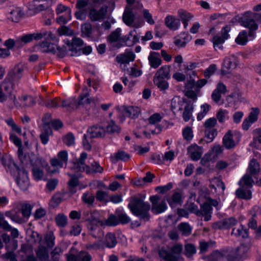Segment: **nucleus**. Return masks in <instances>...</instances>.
I'll return each mask as SVG.
<instances>
[{"label": "nucleus", "mask_w": 261, "mask_h": 261, "mask_svg": "<svg viewBox=\"0 0 261 261\" xmlns=\"http://www.w3.org/2000/svg\"><path fill=\"white\" fill-rule=\"evenodd\" d=\"M55 221L58 227H65L68 223V218L62 213L58 214L55 217Z\"/></svg>", "instance_id": "nucleus-48"}, {"label": "nucleus", "mask_w": 261, "mask_h": 261, "mask_svg": "<svg viewBox=\"0 0 261 261\" xmlns=\"http://www.w3.org/2000/svg\"><path fill=\"white\" fill-rule=\"evenodd\" d=\"M236 194L238 197L241 199H249L251 198V191L249 190H244L242 187L236 190Z\"/></svg>", "instance_id": "nucleus-49"}, {"label": "nucleus", "mask_w": 261, "mask_h": 261, "mask_svg": "<svg viewBox=\"0 0 261 261\" xmlns=\"http://www.w3.org/2000/svg\"><path fill=\"white\" fill-rule=\"evenodd\" d=\"M135 16L132 11L126 9L123 15V20L128 26H130L134 21Z\"/></svg>", "instance_id": "nucleus-44"}, {"label": "nucleus", "mask_w": 261, "mask_h": 261, "mask_svg": "<svg viewBox=\"0 0 261 261\" xmlns=\"http://www.w3.org/2000/svg\"><path fill=\"white\" fill-rule=\"evenodd\" d=\"M238 62L237 57L234 55L226 57L223 62L221 73L223 75L228 74L237 67Z\"/></svg>", "instance_id": "nucleus-7"}, {"label": "nucleus", "mask_w": 261, "mask_h": 261, "mask_svg": "<svg viewBox=\"0 0 261 261\" xmlns=\"http://www.w3.org/2000/svg\"><path fill=\"white\" fill-rule=\"evenodd\" d=\"M124 111L126 116L132 119L138 118L140 113V109L137 107H124Z\"/></svg>", "instance_id": "nucleus-38"}, {"label": "nucleus", "mask_w": 261, "mask_h": 261, "mask_svg": "<svg viewBox=\"0 0 261 261\" xmlns=\"http://www.w3.org/2000/svg\"><path fill=\"white\" fill-rule=\"evenodd\" d=\"M32 237L34 238V243H38L40 245L36 251L38 258L41 261H48L49 258L48 251L45 247L42 246L43 241L41 240V236L37 232H33Z\"/></svg>", "instance_id": "nucleus-6"}, {"label": "nucleus", "mask_w": 261, "mask_h": 261, "mask_svg": "<svg viewBox=\"0 0 261 261\" xmlns=\"http://www.w3.org/2000/svg\"><path fill=\"white\" fill-rule=\"evenodd\" d=\"M117 218L119 223L125 224L128 223L130 221V218L123 211L120 212L119 214H117Z\"/></svg>", "instance_id": "nucleus-63"}, {"label": "nucleus", "mask_w": 261, "mask_h": 261, "mask_svg": "<svg viewBox=\"0 0 261 261\" xmlns=\"http://www.w3.org/2000/svg\"><path fill=\"white\" fill-rule=\"evenodd\" d=\"M98 224H89L88 228L90 230V233L93 237L95 238H100L103 235V232L100 227H98Z\"/></svg>", "instance_id": "nucleus-40"}, {"label": "nucleus", "mask_w": 261, "mask_h": 261, "mask_svg": "<svg viewBox=\"0 0 261 261\" xmlns=\"http://www.w3.org/2000/svg\"><path fill=\"white\" fill-rule=\"evenodd\" d=\"M135 55L133 51L126 52L116 57V60L121 64H127L133 61L135 59Z\"/></svg>", "instance_id": "nucleus-31"}, {"label": "nucleus", "mask_w": 261, "mask_h": 261, "mask_svg": "<svg viewBox=\"0 0 261 261\" xmlns=\"http://www.w3.org/2000/svg\"><path fill=\"white\" fill-rule=\"evenodd\" d=\"M85 248L88 250H96L97 249H103V246L101 241L95 242L93 244H88L85 245Z\"/></svg>", "instance_id": "nucleus-60"}, {"label": "nucleus", "mask_w": 261, "mask_h": 261, "mask_svg": "<svg viewBox=\"0 0 261 261\" xmlns=\"http://www.w3.org/2000/svg\"><path fill=\"white\" fill-rule=\"evenodd\" d=\"M242 24L244 27L249 28V31L248 33L246 31L240 32L235 41L239 45H245L249 40H252L256 37L255 31L258 29V25L254 20L245 18L242 20Z\"/></svg>", "instance_id": "nucleus-2"}, {"label": "nucleus", "mask_w": 261, "mask_h": 261, "mask_svg": "<svg viewBox=\"0 0 261 261\" xmlns=\"http://www.w3.org/2000/svg\"><path fill=\"white\" fill-rule=\"evenodd\" d=\"M120 128L115 123V122L111 120L106 127V132L108 133H115L120 132Z\"/></svg>", "instance_id": "nucleus-56"}, {"label": "nucleus", "mask_w": 261, "mask_h": 261, "mask_svg": "<svg viewBox=\"0 0 261 261\" xmlns=\"http://www.w3.org/2000/svg\"><path fill=\"white\" fill-rule=\"evenodd\" d=\"M182 250V245L177 244L171 249L162 248L159 250V254L165 261H184L183 258L179 256Z\"/></svg>", "instance_id": "nucleus-3"}, {"label": "nucleus", "mask_w": 261, "mask_h": 261, "mask_svg": "<svg viewBox=\"0 0 261 261\" xmlns=\"http://www.w3.org/2000/svg\"><path fill=\"white\" fill-rule=\"evenodd\" d=\"M210 105L207 103H204L200 107V111L197 115V120H202L207 114L210 110Z\"/></svg>", "instance_id": "nucleus-57"}, {"label": "nucleus", "mask_w": 261, "mask_h": 261, "mask_svg": "<svg viewBox=\"0 0 261 261\" xmlns=\"http://www.w3.org/2000/svg\"><path fill=\"white\" fill-rule=\"evenodd\" d=\"M47 7L45 3L41 4L38 1H35L30 5V10H33L35 13L39 12L45 9Z\"/></svg>", "instance_id": "nucleus-47"}, {"label": "nucleus", "mask_w": 261, "mask_h": 261, "mask_svg": "<svg viewBox=\"0 0 261 261\" xmlns=\"http://www.w3.org/2000/svg\"><path fill=\"white\" fill-rule=\"evenodd\" d=\"M150 66L154 69L157 68L162 63L159 53L151 51L148 57Z\"/></svg>", "instance_id": "nucleus-30"}, {"label": "nucleus", "mask_w": 261, "mask_h": 261, "mask_svg": "<svg viewBox=\"0 0 261 261\" xmlns=\"http://www.w3.org/2000/svg\"><path fill=\"white\" fill-rule=\"evenodd\" d=\"M103 248L105 247L113 248L116 246L117 244V241L116 235L114 233L109 232L105 236V239L102 241Z\"/></svg>", "instance_id": "nucleus-26"}, {"label": "nucleus", "mask_w": 261, "mask_h": 261, "mask_svg": "<svg viewBox=\"0 0 261 261\" xmlns=\"http://www.w3.org/2000/svg\"><path fill=\"white\" fill-rule=\"evenodd\" d=\"M178 16L179 20L181 21L184 27L187 29L189 25L188 22L193 18V15L185 10L180 9L178 11Z\"/></svg>", "instance_id": "nucleus-32"}, {"label": "nucleus", "mask_w": 261, "mask_h": 261, "mask_svg": "<svg viewBox=\"0 0 261 261\" xmlns=\"http://www.w3.org/2000/svg\"><path fill=\"white\" fill-rule=\"evenodd\" d=\"M164 116V114L163 113H154L148 118V122L150 124H156L161 121Z\"/></svg>", "instance_id": "nucleus-54"}, {"label": "nucleus", "mask_w": 261, "mask_h": 261, "mask_svg": "<svg viewBox=\"0 0 261 261\" xmlns=\"http://www.w3.org/2000/svg\"><path fill=\"white\" fill-rule=\"evenodd\" d=\"M225 41V40L223 38L222 36H220L218 35L214 36L212 39L213 45L215 49L218 48L219 49H222V44L224 43Z\"/></svg>", "instance_id": "nucleus-53"}, {"label": "nucleus", "mask_w": 261, "mask_h": 261, "mask_svg": "<svg viewBox=\"0 0 261 261\" xmlns=\"http://www.w3.org/2000/svg\"><path fill=\"white\" fill-rule=\"evenodd\" d=\"M24 66L22 64L16 65L9 71L6 76V81L14 82L18 81L21 78Z\"/></svg>", "instance_id": "nucleus-11"}, {"label": "nucleus", "mask_w": 261, "mask_h": 261, "mask_svg": "<svg viewBox=\"0 0 261 261\" xmlns=\"http://www.w3.org/2000/svg\"><path fill=\"white\" fill-rule=\"evenodd\" d=\"M5 122L8 125L11 127V128L13 130H14L19 134H21V128L15 123V122L12 118H8L5 120Z\"/></svg>", "instance_id": "nucleus-61"}, {"label": "nucleus", "mask_w": 261, "mask_h": 261, "mask_svg": "<svg viewBox=\"0 0 261 261\" xmlns=\"http://www.w3.org/2000/svg\"><path fill=\"white\" fill-rule=\"evenodd\" d=\"M250 145L257 149L261 150V128H256L253 132V141Z\"/></svg>", "instance_id": "nucleus-33"}, {"label": "nucleus", "mask_w": 261, "mask_h": 261, "mask_svg": "<svg viewBox=\"0 0 261 261\" xmlns=\"http://www.w3.org/2000/svg\"><path fill=\"white\" fill-rule=\"evenodd\" d=\"M236 133L231 130H228L222 139L223 146L227 149L234 148L237 142L234 140Z\"/></svg>", "instance_id": "nucleus-16"}, {"label": "nucleus", "mask_w": 261, "mask_h": 261, "mask_svg": "<svg viewBox=\"0 0 261 261\" xmlns=\"http://www.w3.org/2000/svg\"><path fill=\"white\" fill-rule=\"evenodd\" d=\"M13 83L14 82H9L6 81V78L2 83L1 88H3L4 92L7 94V96L9 98V105L12 100L15 99V94L13 92Z\"/></svg>", "instance_id": "nucleus-19"}, {"label": "nucleus", "mask_w": 261, "mask_h": 261, "mask_svg": "<svg viewBox=\"0 0 261 261\" xmlns=\"http://www.w3.org/2000/svg\"><path fill=\"white\" fill-rule=\"evenodd\" d=\"M109 195L107 192L98 190L96 193V198L98 201L106 202L108 200Z\"/></svg>", "instance_id": "nucleus-64"}, {"label": "nucleus", "mask_w": 261, "mask_h": 261, "mask_svg": "<svg viewBox=\"0 0 261 261\" xmlns=\"http://www.w3.org/2000/svg\"><path fill=\"white\" fill-rule=\"evenodd\" d=\"M34 39L36 40L45 38L49 40H55L56 37L51 32H48L45 30H41L39 32L33 34Z\"/></svg>", "instance_id": "nucleus-29"}, {"label": "nucleus", "mask_w": 261, "mask_h": 261, "mask_svg": "<svg viewBox=\"0 0 261 261\" xmlns=\"http://www.w3.org/2000/svg\"><path fill=\"white\" fill-rule=\"evenodd\" d=\"M107 12V8L101 7L99 10L95 9H91L89 14L90 20L93 21H99L104 19Z\"/></svg>", "instance_id": "nucleus-17"}, {"label": "nucleus", "mask_w": 261, "mask_h": 261, "mask_svg": "<svg viewBox=\"0 0 261 261\" xmlns=\"http://www.w3.org/2000/svg\"><path fill=\"white\" fill-rule=\"evenodd\" d=\"M188 151L191 159L193 161L199 160L203 153V148L196 144H193L188 148Z\"/></svg>", "instance_id": "nucleus-20"}, {"label": "nucleus", "mask_w": 261, "mask_h": 261, "mask_svg": "<svg viewBox=\"0 0 261 261\" xmlns=\"http://www.w3.org/2000/svg\"><path fill=\"white\" fill-rule=\"evenodd\" d=\"M17 175L16 181L19 188L23 191L27 190L30 185L28 173L23 169L17 168Z\"/></svg>", "instance_id": "nucleus-9"}, {"label": "nucleus", "mask_w": 261, "mask_h": 261, "mask_svg": "<svg viewBox=\"0 0 261 261\" xmlns=\"http://www.w3.org/2000/svg\"><path fill=\"white\" fill-rule=\"evenodd\" d=\"M65 256L67 261H82V252L73 247L70 249Z\"/></svg>", "instance_id": "nucleus-34"}, {"label": "nucleus", "mask_w": 261, "mask_h": 261, "mask_svg": "<svg viewBox=\"0 0 261 261\" xmlns=\"http://www.w3.org/2000/svg\"><path fill=\"white\" fill-rule=\"evenodd\" d=\"M62 100L58 98H55L54 99H48L45 101L44 105L47 108L49 109L57 108L59 107H62Z\"/></svg>", "instance_id": "nucleus-51"}, {"label": "nucleus", "mask_w": 261, "mask_h": 261, "mask_svg": "<svg viewBox=\"0 0 261 261\" xmlns=\"http://www.w3.org/2000/svg\"><path fill=\"white\" fill-rule=\"evenodd\" d=\"M170 67L169 66L165 65L162 66L158 69L153 77H157L160 79H169L170 78Z\"/></svg>", "instance_id": "nucleus-35"}, {"label": "nucleus", "mask_w": 261, "mask_h": 261, "mask_svg": "<svg viewBox=\"0 0 261 261\" xmlns=\"http://www.w3.org/2000/svg\"><path fill=\"white\" fill-rule=\"evenodd\" d=\"M33 206L30 203H24L21 206V213L25 218H29L31 214Z\"/></svg>", "instance_id": "nucleus-59"}, {"label": "nucleus", "mask_w": 261, "mask_h": 261, "mask_svg": "<svg viewBox=\"0 0 261 261\" xmlns=\"http://www.w3.org/2000/svg\"><path fill=\"white\" fill-rule=\"evenodd\" d=\"M57 32L60 36H72L73 35V31L66 26L60 27L58 29Z\"/></svg>", "instance_id": "nucleus-58"}, {"label": "nucleus", "mask_w": 261, "mask_h": 261, "mask_svg": "<svg viewBox=\"0 0 261 261\" xmlns=\"http://www.w3.org/2000/svg\"><path fill=\"white\" fill-rule=\"evenodd\" d=\"M105 128L99 125H94L89 127L87 130V136L90 138H102L105 136Z\"/></svg>", "instance_id": "nucleus-14"}, {"label": "nucleus", "mask_w": 261, "mask_h": 261, "mask_svg": "<svg viewBox=\"0 0 261 261\" xmlns=\"http://www.w3.org/2000/svg\"><path fill=\"white\" fill-rule=\"evenodd\" d=\"M181 195L179 192H175L171 197L167 198L166 200L169 205L173 208L181 203Z\"/></svg>", "instance_id": "nucleus-39"}, {"label": "nucleus", "mask_w": 261, "mask_h": 261, "mask_svg": "<svg viewBox=\"0 0 261 261\" xmlns=\"http://www.w3.org/2000/svg\"><path fill=\"white\" fill-rule=\"evenodd\" d=\"M189 102L183 98L178 96L174 97L171 102L172 111L174 113L181 111Z\"/></svg>", "instance_id": "nucleus-18"}, {"label": "nucleus", "mask_w": 261, "mask_h": 261, "mask_svg": "<svg viewBox=\"0 0 261 261\" xmlns=\"http://www.w3.org/2000/svg\"><path fill=\"white\" fill-rule=\"evenodd\" d=\"M259 113L260 111L258 108H252L248 117L243 122V129L244 130L248 129L251 125L257 120Z\"/></svg>", "instance_id": "nucleus-13"}, {"label": "nucleus", "mask_w": 261, "mask_h": 261, "mask_svg": "<svg viewBox=\"0 0 261 261\" xmlns=\"http://www.w3.org/2000/svg\"><path fill=\"white\" fill-rule=\"evenodd\" d=\"M37 165L39 167L35 166L33 169V173L34 177L37 180L42 179L44 176V172L42 168L46 167L47 166V163L46 161L41 158H38L36 160Z\"/></svg>", "instance_id": "nucleus-15"}, {"label": "nucleus", "mask_w": 261, "mask_h": 261, "mask_svg": "<svg viewBox=\"0 0 261 261\" xmlns=\"http://www.w3.org/2000/svg\"><path fill=\"white\" fill-rule=\"evenodd\" d=\"M62 108H65L68 111L77 109L82 102V94L80 92L77 96L72 97L68 99L61 101Z\"/></svg>", "instance_id": "nucleus-10"}, {"label": "nucleus", "mask_w": 261, "mask_h": 261, "mask_svg": "<svg viewBox=\"0 0 261 261\" xmlns=\"http://www.w3.org/2000/svg\"><path fill=\"white\" fill-rule=\"evenodd\" d=\"M226 92L227 88L225 85L222 83H219L212 94V98L215 102L218 103L221 99L222 94H225Z\"/></svg>", "instance_id": "nucleus-21"}, {"label": "nucleus", "mask_w": 261, "mask_h": 261, "mask_svg": "<svg viewBox=\"0 0 261 261\" xmlns=\"http://www.w3.org/2000/svg\"><path fill=\"white\" fill-rule=\"evenodd\" d=\"M39 49L42 52H51L55 51V44L43 41L39 44Z\"/></svg>", "instance_id": "nucleus-46"}, {"label": "nucleus", "mask_w": 261, "mask_h": 261, "mask_svg": "<svg viewBox=\"0 0 261 261\" xmlns=\"http://www.w3.org/2000/svg\"><path fill=\"white\" fill-rule=\"evenodd\" d=\"M191 39V36L187 32L181 33L179 35L174 38V43L178 47L185 46L188 42Z\"/></svg>", "instance_id": "nucleus-25"}, {"label": "nucleus", "mask_w": 261, "mask_h": 261, "mask_svg": "<svg viewBox=\"0 0 261 261\" xmlns=\"http://www.w3.org/2000/svg\"><path fill=\"white\" fill-rule=\"evenodd\" d=\"M64 42L67 44L70 56H79L81 55L82 41L80 38L74 37L71 43H70V41L68 39L64 40Z\"/></svg>", "instance_id": "nucleus-8"}, {"label": "nucleus", "mask_w": 261, "mask_h": 261, "mask_svg": "<svg viewBox=\"0 0 261 261\" xmlns=\"http://www.w3.org/2000/svg\"><path fill=\"white\" fill-rule=\"evenodd\" d=\"M177 228L182 235L188 236L191 234L192 227L188 223L182 222L178 224Z\"/></svg>", "instance_id": "nucleus-43"}, {"label": "nucleus", "mask_w": 261, "mask_h": 261, "mask_svg": "<svg viewBox=\"0 0 261 261\" xmlns=\"http://www.w3.org/2000/svg\"><path fill=\"white\" fill-rule=\"evenodd\" d=\"M193 109V105L190 102L183 109L182 117L185 121L187 122L192 118Z\"/></svg>", "instance_id": "nucleus-41"}, {"label": "nucleus", "mask_w": 261, "mask_h": 261, "mask_svg": "<svg viewBox=\"0 0 261 261\" xmlns=\"http://www.w3.org/2000/svg\"><path fill=\"white\" fill-rule=\"evenodd\" d=\"M87 154L83 152V161L87 159ZM92 169L88 165H85L83 162V171L86 172L88 174L93 172L101 173L103 171V168L99 165V164L94 162V164L92 165Z\"/></svg>", "instance_id": "nucleus-23"}, {"label": "nucleus", "mask_w": 261, "mask_h": 261, "mask_svg": "<svg viewBox=\"0 0 261 261\" xmlns=\"http://www.w3.org/2000/svg\"><path fill=\"white\" fill-rule=\"evenodd\" d=\"M166 27L172 31L178 30L180 26V20L173 15H168L165 19Z\"/></svg>", "instance_id": "nucleus-24"}, {"label": "nucleus", "mask_w": 261, "mask_h": 261, "mask_svg": "<svg viewBox=\"0 0 261 261\" xmlns=\"http://www.w3.org/2000/svg\"><path fill=\"white\" fill-rule=\"evenodd\" d=\"M252 176L248 173L243 176L239 181V185L242 188L249 189L252 187L254 180Z\"/></svg>", "instance_id": "nucleus-36"}, {"label": "nucleus", "mask_w": 261, "mask_h": 261, "mask_svg": "<svg viewBox=\"0 0 261 261\" xmlns=\"http://www.w3.org/2000/svg\"><path fill=\"white\" fill-rule=\"evenodd\" d=\"M260 171V166L258 162L255 159H252L248 165L247 173L254 178H256Z\"/></svg>", "instance_id": "nucleus-28"}, {"label": "nucleus", "mask_w": 261, "mask_h": 261, "mask_svg": "<svg viewBox=\"0 0 261 261\" xmlns=\"http://www.w3.org/2000/svg\"><path fill=\"white\" fill-rule=\"evenodd\" d=\"M90 217L88 218V220L90 222V224H98L101 226L102 220L100 216L98 211H95L90 213Z\"/></svg>", "instance_id": "nucleus-45"}, {"label": "nucleus", "mask_w": 261, "mask_h": 261, "mask_svg": "<svg viewBox=\"0 0 261 261\" xmlns=\"http://www.w3.org/2000/svg\"><path fill=\"white\" fill-rule=\"evenodd\" d=\"M153 83L160 90L163 92H165L169 87L168 82L165 80V79L153 77Z\"/></svg>", "instance_id": "nucleus-42"}, {"label": "nucleus", "mask_w": 261, "mask_h": 261, "mask_svg": "<svg viewBox=\"0 0 261 261\" xmlns=\"http://www.w3.org/2000/svg\"><path fill=\"white\" fill-rule=\"evenodd\" d=\"M121 30L120 28H117L114 31L112 32L108 37V42L109 43L113 46H116L117 48H120L121 45L119 44L118 42L120 40L121 35Z\"/></svg>", "instance_id": "nucleus-27"}, {"label": "nucleus", "mask_w": 261, "mask_h": 261, "mask_svg": "<svg viewBox=\"0 0 261 261\" xmlns=\"http://www.w3.org/2000/svg\"><path fill=\"white\" fill-rule=\"evenodd\" d=\"M150 200L152 203V212L155 214L162 213L166 211L167 208L165 200L159 202L158 196H152L150 197Z\"/></svg>", "instance_id": "nucleus-12"}, {"label": "nucleus", "mask_w": 261, "mask_h": 261, "mask_svg": "<svg viewBox=\"0 0 261 261\" xmlns=\"http://www.w3.org/2000/svg\"><path fill=\"white\" fill-rule=\"evenodd\" d=\"M223 257V254L217 250L214 251L211 255L204 258L207 261H220Z\"/></svg>", "instance_id": "nucleus-52"}, {"label": "nucleus", "mask_w": 261, "mask_h": 261, "mask_svg": "<svg viewBox=\"0 0 261 261\" xmlns=\"http://www.w3.org/2000/svg\"><path fill=\"white\" fill-rule=\"evenodd\" d=\"M23 15L22 9L18 7H12L8 14V18L13 22H18Z\"/></svg>", "instance_id": "nucleus-22"}, {"label": "nucleus", "mask_w": 261, "mask_h": 261, "mask_svg": "<svg viewBox=\"0 0 261 261\" xmlns=\"http://www.w3.org/2000/svg\"><path fill=\"white\" fill-rule=\"evenodd\" d=\"M81 158L82 153L80 154L79 160L73 162V165L72 167V169L76 173V174L71 176V179L68 182L69 189L72 194L76 192L77 187L79 186L78 178L81 176Z\"/></svg>", "instance_id": "nucleus-4"}, {"label": "nucleus", "mask_w": 261, "mask_h": 261, "mask_svg": "<svg viewBox=\"0 0 261 261\" xmlns=\"http://www.w3.org/2000/svg\"><path fill=\"white\" fill-rule=\"evenodd\" d=\"M118 224L119 221L118 218L114 215H111L107 220L102 221L101 226H114L117 225Z\"/></svg>", "instance_id": "nucleus-50"}, {"label": "nucleus", "mask_w": 261, "mask_h": 261, "mask_svg": "<svg viewBox=\"0 0 261 261\" xmlns=\"http://www.w3.org/2000/svg\"><path fill=\"white\" fill-rule=\"evenodd\" d=\"M35 101L33 97L23 95L18 98L15 96L14 100H12L9 105L10 108H25L31 107L34 106Z\"/></svg>", "instance_id": "nucleus-5"}, {"label": "nucleus", "mask_w": 261, "mask_h": 261, "mask_svg": "<svg viewBox=\"0 0 261 261\" xmlns=\"http://www.w3.org/2000/svg\"><path fill=\"white\" fill-rule=\"evenodd\" d=\"M217 118L222 123L228 119V111L226 110L220 109L217 113Z\"/></svg>", "instance_id": "nucleus-62"}, {"label": "nucleus", "mask_w": 261, "mask_h": 261, "mask_svg": "<svg viewBox=\"0 0 261 261\" xmlns=\"http://www.w3.org/2000/svg\"><path fill=\"white\" fill-rule=\"evenodd\" d=\"M128 207L131 212L136 216L139 217L140 219L145 221L149 219V211L150 205L145 202L143 199L137 196L132 197L128 204Z\"/></svg>", "instance_id": "nucleus-1"}, {"label": "nucleus", "mask_w": 261, "mask_h": 261, "mask_svg": "<svg viewBox=\"0 0 261 261\" xmlns=\"http://www.w3.org/2000/svg\"><path fill=\"white\" fill-rule=\"evenodd\" d=\"M231 234L236 237L245 238L248 236V230L246 227L241 224L238 228H233Z\"/></svg>", "instance_id": "nucleus-37"}, {"label": "nucleus", "mask_w": 261, "mask_h": 261, "mask_svg": "<svg viewBox=\"0 0 261 261\" xmlns=\"http://www.w3.org/2000/svg\"><path fill=\"white\" fill-rule=\"evenodd\" d=\"M182 137L187 141H191L194 136L192 128L187 126L183 128L182 131Z\"/></svg>", "instance_id": "nucleus-55"}]
</instances>
